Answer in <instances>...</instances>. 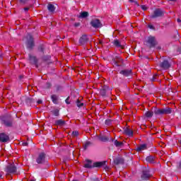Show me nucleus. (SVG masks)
Returning <instances> with one entry per match:
<instances>
[{
    "label": "nucleus",
    "instance_id": "nucleus-1",
    "mask_svg": "<svg viewBox=\"0 0 181 181\" xmlns=\"http://www.w3.org/2000/svg\"><path fill=\"white\" fill-rule=\"evenodd\" d=\"M1 125H4L7 128H12L13 127V118L11 115H4L0 117Z\"/></svg>",
    "mask_w": 181,
    "mask_h": 181
},
{
    "label": "nucleus",
    "instance_id": "nucleus-2",
    "mask_svg": "<svg viewBox=\"0 0 181 181\" xmlns=\"http://www.w3.org/2000/svg\"><path fill=\"white\" fill-rule=\"evenodd\" d=\"M4 170L7 175H13L18 171V168L15 165V163H10L6 165Z\"/></svg>",
    "mask_w": 181,
    "mask_h": 181
},
{
    "label": "nucleus",
    "instance_id": "nucleus-3",
    "mask_svg": "<svg viewBox=\"0 0 181 181\" xmlns=\"http://www.w3.org/2000/svg\"><path fill=\"white\" fill-rule=\"evenodd\" d=\"M154 114L155 115H169V114H172V108H156L154 109Z\"/></svg>",
    "mask_w": 181,
    "mask_h": 181
},
{
    "label": "nucleus",
    "instance_id": "nucleus-4",
    "mask_svg": "<svg viewBox=\"0 0 181 181\" xmlns=\"http://www.w3.org/2000/svg\"><path fill=\"white\" fill-rule=\"evenodd\" d=\"M165 11L162 8H156L153 12L151 14V19H157V18H163L165 16Z\"/></svg>",
    "mask_w": 181,
    "mask_h": 181
},
{
    "label": "nucleus",
    "instance_id": "nucleus-5",
    "mask_svg": "<svg viewBox=\"0 0 181 181\" xmlns=\"http://www.w3.org/2000/svg\"><path fill=\"white\" fill-rule=\"evenodd\" d=\"M26 38L27 49L33 50V47H35V40H33V36L31 34H28Z\"/></svg>",
    "mask_w": 181,
    "mask_h": 181
},
{
    "label": "nucleus",
    "instance_id": "nucleus-6",
    "mask_svg": "<svg viewBox=\"0 0 181 181\" xmlns=\"http://www.w3.org/2000/svg\"><path fill=\"white\" fill-rule=\"evenodd\" d=\"M90 25L92 28H94V29H101V28H103V23L98 18L92 19L90 21Z\"/></svg>",
    "mask_w": 181,
    "mask_h": 181
},
{
    "label": "nucleus",
    "instance_id": "nucleus-7",
    "mask_svg": "<svg viewBox=\"0 0 181 181\" xmlns=\"http://www.w3.org/2000/svg\"><path fill=\"white\" fill-rule=\"evenodd\" d=\"M28 60L30 62V64L35 66L36 69L39 68V59L36 56H33L32 54H28Z\"/></svg>",
    "mask_w": 181,
    "mask_h": 181
},
{
    "label": "nucleus",
    "instance_id": "nucleus-8",
    "mask_svg": "<svg viewBox=\"0 0 181 181\" xmlns=\"http://www.w3.org/2000/svg\"><path fill=\"white\" fill-rule=\"evenodd\" d=\"M100 94L102 97H107V95H110L111 94V89L110 86L105 85L100 90Z\"/></svg>",
    "mask_w": 181,
    "mask_h": 181
},
{
    "label": "nucleus",
    "instance_id": "nucleus-9",
    "mask_svg": "<svg viewBox=\"0 0 181 181\" xmlns=\"http://www.w3.org/2000/svg\"><path fill=\"white\" fill-rule=\"evenodd\" d=\"M36 162L38 165H43V163H46V153L43 152L40 153L36 158Z\"/></svg>",
    "mask_w": 181,
    "mask_h": 181
},
{
    "label": "nucleus",
    "instance_id": "nucleus-10",
    "mask_svg": "<svg viewBox=\"0 0 181 181\" xmlns=\"http://www.w3.org/2000/svg\"><path fill=\"white\" fill-rule=\"evenodd\" d=\"M88 42H90V38H88V36H87L86 34L82 35L78 40L79 46H86Z\"/></svg>",
    "mask_w": 181,
    "mask_h": 181
},
{
    "label": "nucleus",
    "instance_id": "nucleus-11",
    "mask_svg": "<svg viewBox=\"0 0 181 181\" xmlns=\"http://www.w3.org/2000/svg\"><path fill=\"white\" fill-rule=\"evenodd\" d=\"M150 177H152V174H151L149 170L146 168L143 170L141 175V180H149Z\"/></svg>",
    "mask_w": 181,
    "mask_h": 181
},
{
    "label": "nucleus",
    "instance_id": "nucleus-12",
    "mask_svg": "<svg viewBox=\"0 0 181 181\" xmlns=\"http://www.w3.org/2000/svg\"><path fill=\"white\" fill-rule=\"evenodd\" d=\"M148 46L150 49L156 46V38L153 36H149L147 39Z\"/></svg>",
    "mask_w": 181,
    "mask_h": 181
},
{
    "label": "nucleus",
    "instance_id": "nucleus-13",
    "mask_svg": "<svg viewBox=\"0 0 181 181\" xmlns=\"http://www.w3.org/2000/svg\"><path fill=\"white\" fill-rule=\"evenodd\" d=\"M119 74L123 77H132V69H123L119 71Z\"/></svg>",
    "mask_w": 181,
    "mask_h": 181
},
{
    "label": "nucleus",
    "instance_id": "nucleus-14",
    "mask_svg": "<svg viewBox=\"0 0 181 181\" xmlns=\"http://www.w3.org/2000/svg\"><path fill=\"white\" fill-rule=\"evenodd\" d=\"M9 141V134L5 132L0 133V142L5 144Z\"/></svg>",
    "mask_w": 181,
    "mask_h": 181
},
{
    "label": "nucleus",
    "instance_id": "nucleus-15",
    "mask_svg": "<svg viewBox=\"0 0 181 181\" xmlns=\"http://www.w3.org/2000/svg\"><path fill=\"white\" fill-rule=\"evenodd\" d=\"M160 67L163 69V70H168V69H170V63L168 59H164L160 64Z\"/></svg>",
    "mask_w": 181,
    "mask_h": 181
},
{
    "label": "nucleus",
    "instance_id": "nucleus-16",
    "mask_svg": "<svg viewBox=\"0 0 181 181\" xmlns=\"http://www.w3.org/2000/svg\"><path fill=\"white\" fill-rule=\"evenodd\" d=\"M124 162H125V160L124 159V158L121 156H117L113 160V163L116 165H124Z\"/></svg>",
    "mask_w": 181,
    "mask_h": 181
},
{
    "label": "nucleus",
    "instance_id": "nucleus-17",
    "mask_svg": "<svg viewBox=\"0 0 181 181\" xmlns=\"http://www.w3.org/2000/svg\"><path fill=\"white\" fill-rule=\"evenodd\" d=\"M86 163L83 165V168L86 169H93L94 168V163H93V160L90 159L86 160Z\"/></svg>",
    "mask_w": 181,
    "mask_h": 181
},
{
    "label": "nucleus",
    "instance_id": "nucleus-18",
    "mask_svg": "<svg viewBox=\"0 0 181 181\" xmlns=\"http://www.w3.org/2000/svg\"><path fill=\"white\" fill-rule=\"evenodd\" d=\"M21 100H22V101H25L27 105H30L31 104H33V103H35V100L33 98L22 97Z\"/></svg>",
    "mask_w": 181,
    "mask_h": 181
},
{
    "label": "nucleus",
    "instance_id": "nucleus-19",
    "mask_svg": "<svg viewBox=\"0 0 181 181\" xmlns=\"http://www.w3.org/2000/svg\"><path fill=\"white\" fill-rule=\"evenodd\" d=\"M103 166H107V160L93 163V168H103Z\"/></svg>",
    "mask_w": 181,
    "mask_h": 181
},
{
    "label": "nucleus",
    "instance_id": "nucleus-20",
    "mask_svg": "<svg viewBox=\"0 0 181 181\" xmlns=\"http://www.w3.org/2000/svg\"><path fill=\"white\" fill-rule=\"evenodd\" d=\"M124 134L127 135V136H134V132L128 127L124 129Z\"/></svg>",
    "mask_w": 181,
    "mask_h": 181
},
{
    "label": "nucleus",
    "instance_id": "nucleus-21",
    "mask_svg": "<svg viewBox=\"0 0 181 181\" xmlns=\"http://www.w3.org/2000/svg\"><path fill=\"white\" fill-rule=\"evenodd\" d=\"M54 124L57 127H64V125H66V121H64L62 119H57L54 122Z\"/></svg>",
    "mask_w": 181,
    "mask_h": 181
},
{
    "label": "nucleus",
    "instance_id": "nucleus-22",
    "mask_svg": "<svg viewBox=\"0 0 181 181\" xmlns=\"http://www.w3.org/2000/svg\"><path fill=\"white\" fill-rule=\"evenodd\" d=\"M148 149V146L146 144H141L136 148V152H141L142 151H146Z\"/></svg>",
    "mask_w": 181,
    "mask_h": 181
},
{
    "label": "nucleus",
    "instance_id": "nucleus-23",
    "mask_svg": "<svg viewBox=\"0 0 181 181\" xmlns=\"http://www.w3.org/2000/svg\"><path fill=\"white\" fill-rule=\"evenodd\" d=\"M51 100L53 103V104L57 105L59 104V96L56 94L51 95Z\"/></svg>",
    "mask_w": 181,
    "mask_h": 181
},
{
    "label": "nucleus",
    "instance_id": "nucleus-24",
    "mask_svg": "<svg viewBox=\"0 0 181 181\" xmlns=\"http://www.w3.org/2000/svg\"><path fill=\"white\" fill-rule=\"evenodd\" d=\"M113 45L115 47H120V49H124V45H121V42L117 39L114 40Z\"/></svg>",
    "mask_w": 181,
    "mask_h": 181
},
{
    "label": "nucleus",
    "instance_id": "nucleus-25",
    "mask_svg": "<svg viewBox=\"0 0 181 181\" xmlns=\"http://www.w3.org/2000/svg\"><path fill=\"white\" fill-rule=\"evenodd\" d=\"M146 162H148V163H155V157L153 156H148L146 158Z\"/></svg>",
    "mask_w": 181,
    "mask_h": 181
},
{
    "label": "nucleus",
    "instance_id": "nucleus-26",
    "mask_svg": "<svg viewBox=\"0 0 181 181\" xmlns=\"http://www.w3.org/2000/svg\"><path fill=\"white\" fill-rule=\"evenodd\" d=\"M88 16H89L88 11H82L80 13V16H78V18H81L82 19H84L86 18H88Z\"/></svg>",
    "mask_w": 181,
    "mask_h": 181
},
{
    "label": "nucleus",
    "instance_id": "nucleus-27",
    "mask_svg": "<svg viewBox=\"0 0 181 181\" xmlns=\"http://www.w3.org/2000/svg\"><path fill=\"white\" fill-rule=\"evenodd\" d=\"M110 141L114 142L115 146H117V148H119V146H122V145H124V143L118 141V140H114V139H110Z\"/></svg>",
    "mask_w": 181,
    "mask_h": 181
},
{
    "label": "nucleus",
    "instance_id": "nucleus-28",
    "mask_svg": "<svg viewBox=\"0 0 181 181\" xmlns=\"http://www.w3.org/2000/svg\"><path fill=\"white\" fill-rule=\"evenodd\" d=\"M153 114H155V112L147 111L144 113V115L146 118H152V117H153Z\"/></svg>",
    "mask_w": 181,
    "mask_h": 181
},
{
    "label": "nucleus",
    "instance_id": "nucleus-29",
    "mask_svg": "<svg viewBox=\"0 0 181 181\" xmlns=\"http://www.w3.org/2000/svg\"><path fill=\"white\" fill-rule=\"evenodd\" d=\"M47 9L49 12L53 13L56 11V7H54V5L49 4L47 5Z\"/></svg>",
    "mask_w": 181,
    "mask_h": 181
},
{
    "label": "nucleus",
    "instance_id": "nucleus-30",
    "mask_svg": "<svg viewBox=\"0 0 181 181\" xmlns=\"http://www.w3.org/2000/svg\"><path fill=\"white\" fill-rule=\"evenodd\" d=\"M99 139L101 141V142H108V141H111V139H110V138L106 136H100Z\"/></svg>",
    "mask_w": 181,
    "mask_h": 181
},
{
    "label": "nucleus",
    "instance_id": "nucleus-31",
    "mask_svg": "<svg viewBox=\"0 0 181 181\" xmlns=\"http://www.w3.org/2000/svg\"><path fill=\"white\" fill-rule=\"evenodd\" d=\"M38 52H40L42 54H45V47H43V45H40L38 47Z\"/></svg>",
    "mask_w": 181,
    "mask_h": 181
},
{
    "label": "nucleus",
    "instance_id": "nucleus-32",
    "mask_svg": "<svg viewBox=\"0 0 181 181\" xmlns=\"http://www.w3.org/2000/svg\"><path fill=\"white\" fill-rule=\"evenodd\" d=\"M76 105H77V107H78V108H80L84 105V103H81L79 99H77Z\"/></svg>",
    "mask_w": 181,
    "mask_h": 181
},
{
    "label": "nucleus",
    "instance_id": "nucleus-33",
    "mask_svg": "<svg viewBox=\"0 0 181 181\" xmlns=\"http://www.w3.org/2000/svg\"><path fill=\"white\" fill-rule=\"evenodd\" d=\"M105 125H111V124H112V120L107 119L105 121Z\"/></svg>",
    "mask_w": 181,
    "mask_h": 181
},
{
    "label": "nucleus",
    "instance_id": "nucleus-34",
    "mask_svg": "<svg viewBox=\"0 0 181 181\" xmlns=\"http://www.w3.org/2000/svg\"><path fill=\"white\" fill-rule=\"evenodd\" d=\"M151 81H158V75L155 74L153 76L152 78L151 79Z\"/></svg>",
    "mask_w": 181,
    "mask_h": 181
},
{
    "label": "nucleus",
    "instance_id": "nucleus-35",
    "mask_svg": "<svg viewBox=\"0 0 181 181\" xmlns=\"http://www.w3.org/2000/svg\"><path fill=\"white\" fill-rule=\"evenodd\" d=\"M112 62H113V64H115L117 67H119V66H121L118 64L119 63L118 61L115 60V59H112Z\"/></svg>",
    "mask_w": 181,
    "mask_h": 181
},
{
    "label": "nucleus",
    "instance_id": "nucleus-36",
    "mask_svg": "<svg viewBox=\"0 0 181 181\" xmlns=\"http://www.w3.org/2000/svg\"><path fill=\"white\" fill-rule=\"evenodd\" d=\"M90 145H91V142L90 141H87L85 144H84V149H87V148H88V146H90Z\"/></svg>",
    "mask_w": 181,
    "mask_h": 181
},
{
    "label": "nucleus",
    "instance_id": "nucleus-37",
    "mask_svg": "<svg viewBox=\"0 0 181 181\" xmlns=\"http://www.w3.org/2000/svg\"><path fill=\"white\" fill-rule=\"evenodd\" d=\"M71 135L74 138H76V136H78V132L74 131L72 132Z\"/></svg>",
    "mask_w": 181,
    "mask_h": 181
},
{
    "label": "nucleus",
    "instance_id": "nucleus-38",
    "mask_svg": "<svg viewBox=\"0 0 181 181\" xmlns=\"http://www.w3.org/2000/svg\"><path fill=\"white\" fill-rule=\"evenodd\" d=\"M179 33H176V34L173 36L174 40H179Z\"/></svg>",
    "mask_w": 181,
    "mask_h": 181
},
{
    "label": "nucleus",
    "instance_id": "nucleus-39",
    "mask_svg": "<svg viewBox=\"0 0 181 181\" xmlns=\"http://www.w3.org/2000/svg\"><path fill=\"white\" fill-rule=\"evenodd\" d=\"M20 4H22L23 5H25V4H28L29 2V0H18Z\"/></svg>",
    "mask_w": 181,
    "mask_h": 181
},
{
    "label": "nucleus",
    "instance_id": "nucleus-40",
    "mask_svg": "<svg viewBox=\"0 0 181 181\" xmlns=\"http://www.w3.org/2000/svg\"><path fill=\"white\" fill-rule=\"evenodd\" d=\"M46 88H47V89L52 88V83L47 82V83H46Z\"/></svg>",
    "mask_w": 181,
    "mask_h": 181
},
{
    "label": "nucleus",
    "instance_id": "nucleus-41",
    "mask_svg": "<svg viewBox=\"0 0 181 181\" xmlns=\"http://www.w3.org/2000/svg\"><path fill=\"white\" fill-rule=\"evenodd\" d=\"M53 114L55 117H59V110H54Z\"/></svg>",
    "mask_w": 181,
    "mask_h": 181
},
{
    "label": "nucleus",
    "instance_id": "nucleus-42",
    "mask_svg": "<svg viewBox=\"0 0 181 181\" xmlns=\"http://www.w3.org/2000/svg\"><path fill=\"white\" fill-rule=\"evenodd\" d=\"M62 86L59 85L56 86V91H60L62 90Z\"/></svg>",
    "mask_w": 181,
    "mask_h": 181
},
{
    "label": "nucleus",
    "instance_id": "nucleus-43",
    "mask_svg": "<svg viewBox=\"0 0 181 181\" xmlns=\"http://www.w3.org/2000/svg\"><path fill=\"white\" fill-rule=\"evenodd\" d=\"M148 28L149 29H151L152 30H155V27H154L153 25H151V24H149V25H148Z\"/></svg>",
    "mask_w": 181,
    "mask_h": 181
},
{
    "label": "nucleus",
    "instance_id": "nucleus-44",
    "mask_svg": "<svg viewBox=\"0 0 181 181\" xmlns=\"http://www.w3.org/2000/svg\"><path fill=\"white\" fill-rule=\"evenodd\" d=\"M70 97H68L66 100H65V103L66 104H70Z\"/></svg>",
    "mask_w": 181,
    "mask_h": 181
},
{
    "label": "nucleus",
    "instance_id": "nucleus-45",
    "mask_svg": "<svg viewBox=\"0 0 181 181\" xmlns=\"http://www.w3.org/2000/svg\"><path fill=\"white\" fill-rule=\"evenodd\" d=\"M22 146H28L29 145V143L28 142H22Z\"/></svg>",
    "mask_w": 181,
    "mask_h": 181
},
{
    "label": "nucleus",
    "instance_id": "nucleus-46",
    "mask_svg": "<svg viewBox=\"0 0 181 181\" xmlns=\"http://www.w3.org/2000/svg\"><path fill=\"white\" fill-rule=\"evenodd\" d=\"M80 25H81L80 23H74L75 28H78V26H80Z\"/></svg>",
    "mask_w": 181,
    "mask_h": 181
},
{
    "label": "nucleus",
    "instance_id": "nucleus-47",
    "mask_svg": "<svg viewBox=\"0 0 181 181\" xmlns=\"http://www.w3.org/2000/svg\"><path fill=\"white\" fill-rule=\"evenodd\" d=\"M90 181H100V180H98V178L95 177V178H91Z\"/></svg>",
    "mask_w": 181,
    "mask_h": 181
},
{
    "label": "nucleus",
    "instance_id": "nucleus-48",
    "mask_svg": "<svg viewBox=\"0 0 181 181\" xmlns=\"http://www.w3.org/2000/svg\"><path fill=\"white\" fill-rule=\"evenodd\" d=\"M141 9H143V11H146V6L144 5L141 6Z\"/></svg>",
    "mask_w": 181,
    "mask_h": 181
},
{
    "label": "nucleus",
    "instance_id": "nucleus-49",
    "mask_svg": "<svg viewBox=\"0 0 181 181\" xmlns=\"http://www.w3.org/2000/svg\"><path fill=\"white\" fill-rule=\"evenodd\" d=\"M42 103H43V101L42 100H38L37 101V104H42Z\"/></svg>",
    "mask_w": 181,
    "mask_h": 181
},
{
    "label": "nucleus",
    "instance_id": "nucleus-50",
    "mask_svg": "<svg viewBox=\"0 0 181 181\" xmlns=\"http://www.w3.org/2000/svg\"><path fill=\"white\" fill-rule=\"evenodd\" d=\"M133 3L134 4V5H137V6H139V4H138V1H134Z\"/></svg>",
    "mask_w": 181,
    "mask_h": 181
},
{
    "label": "nucleus",
    "instance_id": "nucleus-51",
    "mask_svg": "<svg viewBox=\"0 0 181 181\" xmlns=\"http://www.w3.org/2000/svg\"><path fill=\"white\" fill-rule=\"evenodd\" d=\"M43 60H49V57H44Z\"/></svg>",
    "mask_w": 181,
    "mask_h": 181
},
{
    "label": "nucleus",
    "instance_id": "nucleus-52",
    "mask_svg": "<svg viewBox=\"0 0 181 181\" xmlns=\"http://www.w3.org/2000/svg\"><path fill=\"white\" fill-rule=\"evenodd\" d=\"M24 11H25V12H28V11H29V8H28V7L24 8Z\"/></svg>",
    "mask_w": 181,
    "mask_h": 181
},
{
    "label": "nucleus",
    "instance_id": "nucleus-53",
    "mask_svg": "<svg viewBox=\"0 0 181 181\" xmlns=\"http://www.w3.org/2000/svg\"><path fill=\"white\" fill-rule=\"evenodd\" d=\"M177 21L178 22V23H181V20H180V18H177Z\"/></svg>",
    "mask_w": 181,
    "mask_h": 181
},
{
    "label": "nucleus",
    "instance_id": "nucleus-54",
    "mask_svg": "<svg viewBox=\"0 0 181 181\" xmlns=\"http://www.w3.org/2000/svg\"><path fill=\"white\" fill-rule=\"evenodd\" d=\"M117 59H118V60H119V62L122 61V59H121V58H119V57H117Z\"/></svg>",
    "mask_w": 181,
    "mask_h": 181
},
{
    "label": "nucleus",
    "instance_id": "nucleus-55",
    "mask_svg": "<svg viewBox=\"0 0 181 181\" xmlns=\"http://www.w3.org/2000/svg\"><path fill=\"white\" fill-rule=\"evenodd\" d=\"M129 2H131V3H134V0H129Z\"/></svg>",
    "mask_w": 181,
    "mask_h": 181
},
{
    "label": "nucleus",
    "instance_id": "nucleus-56",
    "mask_svg": "<svg viewBox=\"0 0 181 181\" xmlns=\"http://www.w3.org/2000/svg\"><path fill=\"white\" fill-rule=\"evenodd\" d=\"M2 178V174L0 173V179Z\"/></svg>",
    "mask_w": 181,
    "mask_h": 181
},
{
    "label": "nucleus",
    "instance_id": "nucleus-57",
    "mask_svg": "<svg viewBox=\"0 0 181 181\" xmlns=\"http://www.w3.org/2000/svg\"><path fill=\"white\" fill-rule=\"evenodd\" d=\"M23 78V76H20V78Z\"/></svg>",
    "mask_w": 181,
    "mask_h": 181
},
{
    "label": "nucleus",
    "instance_id": "nucleus-58",
    "mask_svg": "<svg viewBox=\"0 0 181 181\" xmlns=\"http://www.w3.org/2000/svg\"><path fill=\"white\" fill-rule=\"evenodd\" d=\"M29 181H36L35 180H30Z\"/></svg>",
    "mask_w": 181,
    "mask_h": 181
},
{
    "label": "nucleus",
    "instance_id": "nucleus-59",
    "mask_svg": "<svg viewBox=\"0 0 181 181\" xmlns=\"http://www.w3.org/2000/svg\"><path fill=\"white\" fill-rule=\"evenodd\" d=\"M105 169H108V167H105Z\"/></svg>",
    "mask_w": 181,
    "mask_h": 181
},
{
    "label": "nucleus",
    "instance_id": "nucleus-60",
    "mask_svg": "<svg viewBox=\"0 0 181 181\" xmlns=\"http://www.w3.org/2000/svg\"><path fill=\"white\" fill-rule=\"evenodd\" d=\"M100 43H103L102 42H100Z\"/></svg>",
    "mask_w": 181,
    "mask_h": 181
}]
</instances>
